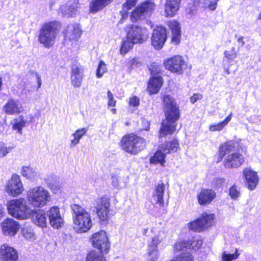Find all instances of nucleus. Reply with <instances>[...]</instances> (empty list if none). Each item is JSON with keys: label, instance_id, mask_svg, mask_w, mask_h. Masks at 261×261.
<instances>
[{"label": "nucleus", "instance_id": "8", "mask_svg": "<svg viewBox=\"0 0 261 261\" xmlns=\"http://www.w3.org/2000/svg\"><path fill=\"white\" fill-rule=\"evenodd\" d=\"M154 9V4L146 1L138 6L132 12L130 18L132 21L137 22L139 20L149 17Z\"/></svg>", "mask_w": 261, "mask_h": 261}, {"label": "nucleus", "instance_id": "2", "mask_svg": "<svg viewBox=\"0 0 261 261\" xmlns=\"http://www.w3.org/2000/svg\"><path fill=\"white\" fill-rule=\"evenodd\" d=\"M71 207L73 213L74 229L79 233L87 231L92 225L90 214L78 204Z\"/></svg>", "mask_w": 261, "mask_h": 261}, {"label": "nucleus", "instance_id": "16", "mask_svg": "<svg viewBox=\"0 0 261 261\" xmlns=\"http://www.w3.org/2000/svg\"><path fill=\"white\" fill-rule=\"evenodd\" d=\"M127 38L134 43H141L148 37L146 29L135 25H132L127 33Z\"/></svg>", "mask_w": 261, "mask_h": 261}, {"label": "nucleus", "instance_id": "5", "mask_svg": "<svg viewBox=\"0 0 261 261\" xmlns=\"http://www.w3.org/2000/svg\"><path fill=\"white\" fill-rule=\"evenodd\" d=\"M48 191L41 186L30 189L27 192V199L29 204L35 208H41L50 201Z\"/></svg>", "mask_w": 261, "mask_h": 261}, {"label": "nucleus", "instance_id": "1", "mask_svg": "<svg viewBox=\"0 0 261 261\" xmlns=\"http://www.w3.org/2000/svg\"><path fill=\"white\" fill-rule=\"evenodd\" d=\"M163 108L165 119L162 121L160 130V136L172 134L175 131L176 122L179 119L180 111L174 99L170 95L163 97Z\"/></svg>", "mask_w": 261, "mask_h": 261}, {"label": "nucleus", "instance_id": "23", "mask_svg": "<svg viewBox=\"0 0 261 261\" xmlns=\"http://www.w3.org/2000/svg\"><path fill=\"white\" fill-rule=\"evenodd\" d=\"M181 0H166L164 4V15L166 17L174 16L179 9Z\"/></svg>", "mask_w": 261, "mask_h": 261}, {"label": "nucleus", "instance_id": "58", "mask_svg": "<svg viewBox=\"0 0 261 261\" xmlns=\"http://www.w3.org/2000/svg\"><path fill=\"white\" fill-rule=\"evenodd\" d=\"M36 79H37V83H38V88H40L41 84H42V82H41V77L39 76V75L37 73H36Z\"/></svg>", "mask_w": 261, "mask_h": 261}, {"label": "nucleus", "instance_id": "47", "mask_svg": "<svg viewBox=\"0 0 261 261\" xmlns=\"http://www.w3.org/2000/svg\"><path fill=\"white\" fill-rule=\"evenodd\" d=\"M13 149L12 147H7L3 142H0V158H4Z\"/></svg>", "mask_w": 261, "mask_h": 261}, {"label": "nucleus", "instance_id": "41", "mask_svg": "<svg viewBox=\"0 0 261 261\" xmlns=\"http://www.w3.org/2000/svg\"><path fill=\"white\" fill-rule=\"evenodd\" d=\"M103 252L92 251L88 254L86 261H106L105 257L102 255Z\"/></svg>", "mask_w": 261, "mask_h": 261}, {"label": "nucleus", "instance_id": "15", "mask_svg": "<svg viewBox=\"0 0 261 261\" xmlns=\"http://www.w3.org/2000/svg\"><path fill=\"white\" fill-rule=\"evenodd\" d=\"M49 224L55 229H59L64 224V219L60 213V208L57 206L50 207L47 212Z\"/></svg>", "mask_w": 261, "mask_h": 261}, {"label": "nucleus", "instance_id": "55", "mask_svg": "<svg viewBox=\"0 0 261 261\" xmlns=\"http://www.w3.org/2000/svg\"><path fill=\"white\" fill-rule=\"evenodd\" d=\"M202 98V96L201 94L199 93L194 94L192 97L190 98L191 102L193 103L196 102L198 100Z\"/></svg>", "mask_w": 261, "mask_h": 261}, {"label": "nucleus", "instance_id": "9", "mask_svg": "<svg viewBox=\"0 0 261 261\" xmlns=\"http://www.w3.org/2000/svg\"><path fill=\"white\" fill-rule=\"evenodd\" d=\"M164 66L172 72L180 74L187 68V64L181 56L177 55L165 60Z\"/></svg>", "mask_w": 261, "mask_h": 261}, {"label": "nucleus", "instance_id": "30", "mask_svg": "<svg viewBox=\"0 0 261 261\" xmlns=\"http://www.w3.org/2000/svg\"><path fill=\"white\" fill-rule=\"evenodd\" d=\"M113 0H91L89 3V12L95 13L110 4Z\"/></svg>", "mask_w": 261, "mask_h": 261}, {"label": "nucleus", "instance_id": "6", "mask_svg": "<svg viewBox=\"0 0 261 261\" xmlns=\"http://www.w3.org/2000/svg\"><path fill=\"white\" fill-rule=\"evenodd\" d=\"M146 146L145 140L134 134L124 136L121 140L122 148L131 154H137Z\"/></svg>", "mask_w": 261, "mask_h": 261}, {"label": "nucleus", "instance_id": "14", "mask_svg": "<svg viewBox=\"0 0 261 261\" xmlns=\"http://www.w3.org/2000/svg\"><path fill=\"white\" fill-rule=\"evenodd\" d=\"M110 199L105 197L98 198L95 200L97 214L103 221L108 220L110 212Z\"/></svg>", "mask_w": 261, "mask_h": 261}, {"label": "nucleus", "instance_id": "56", "mask_svg": "<svg viewBox=\"0 0 261 261\" xmlns=\"http://www.w3.org/2000/svg\"><path fill=\"white\" fill-rule=\"evenodd\" d=\"M149 255V258L148 259V261H157V259L159 257V254H156V255Z\"/></svg>", "mask_w": 261, "mask_h": 261}, {"label": "nucleus", "instance_id": "25", "mask_svg": "<svg viewBox=\"0 0 261 261\" xmlns=\"http://www.w3.org/2000/svg\"><path fill=\"white\" fill-rule=\"evenodd\" d=\"M63 33L66 40H77L81 36V30L77 24H71L67 27Z\"/></svg>", "mask_w": 261, "mask_h": 261}, {"label": "nucleus", "instance_id": "11", "mask_svg": "<svg viewBox=\"0 0 261 261\" xmlns=\"http://www.w3.org/2000/svg\"><path fill=\"white\" fill-rule=\"evenodd\" d=\"M94 247L98 249L100 252L107 253L110 247L106 231L101 230L94 233L91 238Z\"/></svg>", "mask_w": 261, "mask_h": 261}, {"label": "nucleus", "instance_id": "7", "mask_svg": "<svg viewBox=\"0 0 261 261\" xmlns=\"http://www.w3.org/2000/svg\"><path fill=\"white\" fill-rule=\"evenodd\" d=\"M178 147L179 144L176 140L166 142L164 144L159 147V149L151 157L150 163L151 164L159 163L162 166H164L166 155L167 153L176 151Z\"/></svg>", "mask_w": 261, "mask_h": 261}, {"label": "nucleus", "instance_id": "53", "mask_svg": "<svg viewBox=\"0 0 261 261\" xmlns=\"http://www.w3.org/2000/svg\"><path fill=\"white\" fill-rule=\"evenodd\" d=\"M107 96L108 98V106L115 107L116 106V101L114 99L113 95L110 90H108L107 92Z\"/></svg>", "mask_w": 261, "mask_h": 261}, {"label": "nucleus", "instance_id": "13", "mask_svg": "<svg viewBox=\"0 0 261 261\" xmlns=\"http://www.w3.org/2000/svg\"><path fill=\"white\" fill-rule=\"evenodd\" d=\"M167 38V31L165 28L163 26H157L153 30L152 34L151 44L154 48L160 50L163 47Z\"/></svg>", "mask_w": 261, "mask_h": 261}, {"label": "nucleus", "instance_id": "42", "mask_svg": "<svg viewBox=\"0 0 261 261\" xmlns=\"http://www.w3.org/2000/svg\"><path fill=\"white\" fill-rule=\"evenodd\" d=\"M240 255V252L237 248H234V252L233 253H228L225 251L223 252L222 255V259L223 261H231L233 259H237Z\"/></svg>", "mask_w": 261, "mask_h": 261}, {"label": "nucleus", "instance_id": "52", "mask_svg": "<svg viewBox=\"0 0 261 261\" xmlns=\"http://www.w3.org/2000/svg\"><path fill=\"white\" fill-rule=\"evenodd\" d=\"M225 181V179L224 178H216L214 180L213 185L214 187L219 188L222 187Z\"/></svg>", "mask_w": 261, "mask_h": 261}, {"label": "nucleus", "instance_id": "35", "mask_svg": "<svg viewBox=\"0 0 261 261\" xmlns=\"http://www.w3.org/2000/svg\"><path fill=\"white\" fill-rule=\"evenodd\" d=\"M21 173L23 176L31 180H35L37 177V173L36 170L30 166L22 167Z\"/></svg>", "mask_w": 261, "mask_h": 261}, {"label": "nucleus", "instance_id": "63", "mask_svg": "<svg viewBox=\"0 0 261 261\" xmlns=\"http://www.w3.org/2000/svg\"><path fill=\"white\" fill-rule=\"evenodd\" d=\"M258 19H261V11H260V13H259V15H258Z\"/></svg>", "mask_w": 261, "mask_h": 261}, {"label": "nucleus", "instance_id": "61", "mask_svg": "<svg viewBox=\"0 0 261 261\" xmlns=\"http://www.w3.org/2000/svg\"><path fill=\"white\" fill-rule=\"evenodd\" d=\"M147 232H148V228H143L142 231V234L144 235V236H147V237H148L149 235L147 234Z\"/></svg>", "mask_w": 261, "mask_h": 261}, {"label": "nucleus", "instance_id": "46", "mask_svg": "<svg viewBox=\"0 0 261 261\" xmlns=\"http://www.w3.org/2000/svg\"><path fill=\"white\" fill-rule=\"evenodd\" d=\"M107 71L106 64L103 61H100L98 65L96 70V76L97 78H100L103 74Z\"/></svg>", "mask_w": 261, "mask_h": 261}, {"label": "nucleus", "instance_id": "36", "mask_svg": "<svg viewBox=\"0 0 261 261\" xmlns=\"http://www.w3.org/2000/svg\"><path fill=\"white\" fill-rule=\"evenodd\" d=\"M88 130V128H82L76 130L73 133L72 136L73 137V139L71 140V146H75L79 144L80 139L85 135Z\"/></svg>", "mask_w": 261, "mask_h": 261}, {"label": "nucleus", "instance_id": "50", "mask_svg": "<svg viewBox=\"0 0 261 261\" xmlns=\"http://www.w3.org/2000/svg\"><path fill=\"white\" fill-rule=\"evenodd\" d=\"M23 236L27 239H34L35 234L31 228L24 227L22 229Z\"/></svg>", "mask_w": 261, "mask_h": 261}, {"label": "nucleus", "instance_id": "19", "mask_svg": "<svg viewBox=\"0 0 261 261\" xmlns=\"http://www.w3.org/2000/svg\"><path fill=\"white\" fill-rule=\"evenodd\" d=\"M3 233L6 236H14L18 231L20 225L13 219L7 218L1 224Z\"/></svg>", "mask_w": 261, "mask_h": 261}, {"label": "nucleus", "instance_id": "64", "mask_svg": "<svg viewBox=\"0 0 261 261\" xmlns=\"http://www.w3.org/2000/svg\"><path fill=\"white\" fill-rule=\"evenodd\" d=\"M226 73H227L228 74H230L229 71L228 69L226 70Z\"/></svg>", "mask_w": 261, "mask_h": 261}, {"label": "nucleus", "instance_id": "18", "mask_svg": "<svg viewBox=\"0 0 261 261\" xmlns=\"http://www.w3.org/2000/svg\"><path fill=\"white\" fill-rule=\"evenodd\" d=\"M3 110L7 115H14L21 113L23 108L19 99L10 98L4 106Z\"/></svg>", "mask_w": 261, "mask_h": 261}, {"label": "nucleus", "instance_id": "33", "mask_svg": "<svg viewBox=\"0 0 261 261\" xmlns=\"http://www.w3.org/2000/svg\"><path fill=\"white\" fill-rule=\"evenodd\" d=\"M169 27L172 31V42L178 44L180 42V28L179 24L176 21L170 22Z\"/></svg>", "mask_w": 261, "mask_h": 261}, {"label": "nucleus", "instance_id": "40", "mask_svg": "<svg viewBox=\"0 0 261 261\" xmlns=\"http://www.w3.org/2000/svg\"><path fill=\"white\" fill-rule=\"evenodd\" d=\"M232 116V113H230L229 116H227L226 119L222 122L218 123L216 124L211 125L210 126V130L212 132L220 131L222 130L231 120Z\"/></svg>", "mask_w": 261, "mask_h": 261}, {"label": "nucleus", "instance_id": "32", "mask_svg": "<svg viewBox=\"0 0 261 261\" xmlns=\"http://www.w3.org/2000/svg\"><path fill=\"white\" fill-rule=\"evenodd\" d=\"M165 189V186L162 182L158 185L153 193V200L156 203L159 204L160 206H163L164 203L163 195Z\"/></svg>", "mask_w": 261, "mask_h": 261}, {"label": "nucleus", "instance_id": "62", "mask_svg": "<svg viewBox=\"0 0 261 261\" xmlns=\"http://www.w3.org/2000/svg\"><path fill=\"white\" fill-rule=\"evenodd\" d=\"M2 84H3L2 78L1 77H0V90L1 89Z\"/></svg>", "mask_w": 261, "mask_h": 261}, {"label": "nucleus", "instance_id": "22", "mask_svg": "<svg viewBox=\"0 0 261 261\" xmlns=\"http://www.w3.org/2000/svg\"><path fill=\"white\" fill-rule=\"evenodd\" d=\"M31 216L32 222L37 226L44 228L47 226L46 213L43 210L32 209Z\"/></svg>", "mask_w": 261, "mask_h": 261}, {"label": "nucleus", "instance_id": "54", "mask_svg": "<svg viewBox=\"0 0 261 261\" xmlns=\"http://www.w3.org/2000/svg\"><path fill=\"white\" fill-rule=\"evenodd\" d=\"M139 99L136 96L130 97L129 99V104L130 106L137 107L139 105Z\"/></svg>", "mask_w": 261, "mask_h": 261}, {"label": "nucleus", "instance_id": "43", "mask_svg": "<svg viewBox=\"0 0 261 261\" xmlns=\"http://www.w3.org/2000/svg\"><path fill=\"white\" fill-rule=\"evenodd\" d=\"M136 43L133 42L132 41L130 40L126 36V40L123 41V43L121 45V47L120 49V52L121 54H126L130 49H131L134 44Z\"/></svg>", "mask_w": 261, "mask_h": 261}, {"label": "nucleus", "instance_id": "60", "mask_svg": "<svg viewBox=\"0 0 261 261\" xmlns=\"http://www.w3.org/2000/svg\"><path fill=\"white\" fill-rule=\"evenodd\" d=\"M5 214V210L2 205L0 204V218L3 217Z\"/></svg>", "mask_w": 261, "mask_h": 261}, {"label": "nucleus", "instance_id": "12", "mask_svg": "<svg viewBox=\"0 0 261 261\" xmlns=\"http://www.w3.org/2000/svg\"><path fill=\"white\" fill-rule=\"evenodd\" d=\"M7 193L13 197L21 194L24 190L23 184L19 176L14 174L7 181L5 187Z\"/></svg>", "mask_w": 261, "mask_h": 261}, {"label": "nucleus", "instance_id": "37", "mask_svg": "<svg viewBox=\"0 0 261 261\" xmlns=\"http://www.w3.org/2000/svg\"><path fill=\"white\" fill-rule=\"evenodd\" d=\"M219 0H198V3L201 7L207 8L211 11L216 9L217 3Z\"/></svg>", "mask_w": 261, "mask_h": 261}, {"label": "nucleus", "instance_id": "10", "mask_svg": "<svg viewBox=\"0 0 261 261\" xmlns=\"http://www.w3.org/2000/svg\"><path fill=\"white\" fill-rule=\"evenodd\" d=\"M215 215L213 214L204 213L202 216L188 224V227L191 230L200 231L212 226L214 223Z\"/></svg>", "mask_w": 261, "mask_h": 261}, {"label": "nucleus", "instance_id": "3", "mask_svg": "<svg viewBox=\"0 0 261 261\" xmlns=\"http://www.w3.org/2000/svg\"><path fill=\"white\" fill-rule=\"evenodd\" d=\"M59 26V23L56 21L44 23L39 31L38 42L47 48L53 46L57 36Z\"/></svg>", "mask_w": 261, "mask_h": 261}, {"label": "nucleus", "instance_id": "48", "mask_svg": "<svg viewBox=\"0 0 261 261\" xmlns=\"http://www.w3.org/2000/svg\"><path fill=\"white\" fill-rule=\"evenodd\" d=\"M170 261H193V258L189 253H181L178 257Z\"/></svg>", "mask_w": 261, "mask_h": 261}, {"label": "nucleus", "instance_id": "57", "mask_svg": "<svg viewBox=\"0 0 261 261\" xmlns=\"http://www.w3.org/2000/svg\"><path fill=\"white\" fill-rule=\"evenodd\" d=\"M50 187L51 189L55 193H57L60 189V187L58 185H51L50 184Z\"/></svg>", "mask_w": 261, "mask_h": 261}, {"label": "nucleus", "instance_id": "31", "mask_svg": "<svg viewBox=\"0 0 261 261\" xmlns=\"http://www.w3.org/2000/svg\"><path fill=\"white\" fill-rule=\"evenodd\" d=\"M164 232L159 233L157 236L152 238L151 242L148 245V254L156 255L159 254L158 246L164 240V237L162 236Z\"/></svg>", "mask_w": 261, "mask_h": 261}, {"label": "nucleus", "instance_id": "17", "mask_svg": "<svg viewBox=\"0 0 261 261\" xmlns=\"http://www.w3.org/2000/svg\"><path fill=\"white\" fill-rule=\"evenodd\" d=\"M245 162L243 155L239 152L231 153L225 156L223 164L227 169L238 168Z\"/></svg>", "mask_w": 261, "mask_h": 261}, {"label": "nucleus", "instance_id": "27", "mask_svg": "<svg viewBox=\"0 0 261 261\" xmlns=\"http://www.w3.org/2000/svg\"><path fill=\"white\" fill-rule=\"evenodd\" d=\"M79 2L76 0L69 1L66 4L60 7V10L62 14L66 17H72L75 15L76 9L78 8Z\"/></svg>", "mask_w": 261, "mask_h": 261}, {"label": "nucleus", "instance_id": "59", "mask_svg": "<svg viewBox=\"0 0 261 261\" xmlns=\"http://www.w3.org/2000/svg\"><path fill=\"white\" fill-rule=\"evenodd\" d=\"M243 39H244V37L243 36H240V37H238V38L237 39L238 42L241 44V46H243L245 44V42H244Z\"/></svg>", "mask_w": 261, "mask_h": 261}, {"label": "nucleus", "instance_id": "21", "mask_svg": "<svg viewBox=\"0 0 261 261\" xmlns=\"http://www.w3.org/2000/svg\"><path fill=\"white\" fill-rule=\"evenodd\" d=\"M243 173L246 179L248 188L250 190H254L258 182L257 173L250 168H246L243 170Z\"/></svg>", "mask_w": 261, "mask_h": 261}, {"label": "nucleus", "instance_id": "26", "mask_svg": "<svg viewBox=\"0 0 261 261\" xmlns=\"http://www.w3.org/2000/svg\"><path fill=\"white\" fill-rule=\"evenodd\" d=\"M216 192L212 189H202L197 196L198 201L200 205L207 204L216 197Z\"/></svg>", "mask_w": 261, "mask_h": 261}, {"label": "nucleus", "instance_id": "45", "mask_svg": "<svg viewBox=\"0 0 261 261\" xmlns=\"http://www.w3.org/2000/svg\"><path fill=\"white\" fill-rule=\"evenodd\" d=\"M189 242V250H197L200 248L202 245V241L200 239H193L192 240H188Z\"/></svg>", "mask_w": 261, "mask_h": 261}, {"label": "nucleus", "instance_id": "49", "mask_svg": "<svg viewBox=\"0 0 261 261\" xmlns=\"http://www.w3.org/2000/svg\"><path fill=\"white\" fill-rule=\"evenodd\" d=\"M229 194L230 197L234 200L238 198L240 195L239 191L238 190L235 185H233L230 188Z\"/></svg>", "mask_w": 261, "mask_h": 261}, {"label": "nucleus", "instance_id": "51", "mask_svg": "<svg viewBox=\"0 0 261 261\" xmlns=\"http://www.w3.org/2000/svg\"><path fill=\"white\" fill-rule=\"evenodd\" d=\"M225 57L228 59L233 60L237 57L234 47H232L230 51H225L224 52Z\"/></svg>", "mask_w": 261, "mask_h": 261}, {"label": "nucleus", "instance_id": "38", "mask_svg": "<svg viewBox=\"0 0 261 261\" xmlns=\"http://www.w3.org/2000/svg\"><path fill=\"white\" fill-rule=\"evenodd\" d=\"M137 1L138 0H126L125 3L123 4L122 10L120 11L122 18H124L125 16H127V12L135 6Z\"/></svg>", "mask_w": 261, "mask_h": 261}, {"label": "nucleus", "instance_id": "44", "mask_svg": "<svg viewBox=\"0 0 261 261\" xmlns=\"http://www.w3.org/2000/svg\"><path fill=\"white\" fill-rule=\"evenodd\" d=\"M19 120H16L14 123L13 125V128L14 130H17L18 133L22 134V129L25 125L26 121L24 120L22 117H20Z\"/></svg>", "mask_w": 261, "mask_h": 261}, {"label": "nucleus", "instance_id": "24", "mask_svg": "<svg viewBox=\"0 0 261 261\" xmlns=\"http://www.w3.org/2000/svg\"><path fill=\"white\" fill-rule=\"evenodd\" d=\"M151 74L153 75L148 83L147 90L151 94H156L159 92L162 86L163 80L161 76H155L153 71H151Z\"/></svg>", "mask_w": 261, "mask_h": 261}, {"label": "nucleus", "instance_id": "4", "mask_svg": "<svg viewBox=\"0 0 261 261\" xmlns=\"http://www.w3.org/2000/svg\"><path fill=\"white\" fill-rule=\"evenodd\" d=\"M7 206L8 213L13 217L18 220H25L29 218L32 209L27 204L24 198L13 199L7 202Z\"/></svg>", "mask_w": 261, "mask_h": 261}, {"label": "nucleus", "instance_id": "34", "mask_svg": "<svg viewBox=\"0 0 261 261\" xmlns=\"http://www.w3.org/2000/svg\"><path fill=\"white\" fill-rule=\"evenodd\" d=\"M111 179L112 185L117 189L124 188L126 186V182L124 181L120 172L117 174L112 175Z\"/></svg>", "mask_w": 261, "mask_h": 261}, {"label": "nucleus", "instance_id": "20", "mask_svg": "<svg viewBox=\"0 0 261 261\" xmlns=\"http://www.w3.org/2000/svg\"><path fill=\"white\" fill-rule=\"evenodd\" d=\"M0 259L2 261H17L18 254L15 248L4 244L0 248Z\"/></svg>", "mask_w": 261, "mask_h": 261}, {"label": "nucleus", "instance_id": "29", "mask_svg": "<svg viewBox=\"0 0 261 261\" xmlns=\"http://www.w3.org/2000/svg\"><path fill=\"white\" fill-rule=\"evenodd\" d=\"M237 146L233 141H228L221 145L219 147V158L222 160L226 155L234 153Z\"/></svg>", "mask_w": 261, "mask_h": 261}, {"label": "nucleus", "instance_id": "39", "mask_svg": "<svg viewBox=\"0 0 261 261\" xmlns=\"http://www.w3.org/2000/svg\"><path fill=\"white\" fill-rule=\"evenodd\" d=\"M189 242L188 241L185 240H179L174 245V250L177 251H185V252H182V253H190L189 252Z\"/></svg>", "mask_w": 261, "mask_h": 261}, {"label": "nucleus", "instance_id": "28", "mask_svg": "<svg viewBox=\"0 0 261 261\" xmlns=\"http://www.w3.org/2000/svg\"><path fill=\"white\" fill-rule=\"evenodd\" d=\"M70 78L72 85L74 87H80L83 79V71L77 66H72Z\"/></svg>", "mask_w": 261, "mask_h": 261}]
</instances>
